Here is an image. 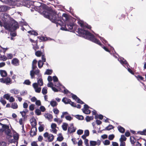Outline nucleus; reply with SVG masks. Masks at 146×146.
<instances>
[{
  "mask_svg": "<svg viewBox=\"0 0 146 146\" xmlns=\"http://www.w3.org/2000/svg\"><path fill=\"white\" fill-rule=\"evenodd\" d=\"M37 3L40 4L38 6H37L36 10L41 13L45 18L48 19L56 25L57 27L65 25V28L62 27L61 29L62 30H66L71 31L73 29V28L76 27L77 26L75 25L72 21L68 19V15L66 14L62 15V19L64 22L61 20V18L60 17L56 12L52 10L46 11L48 7L45 4H41L40 3L35 2V4Z\"/></svg>",
  "mask_w": 146,
  "mask_h": 146,
  "instance_id": "1",
  "label": "nucleus"
},
{
  "mask_svg": "<svg viewBox=\"0 0 146 146\" xmlns=\"http://www.w3.org/2000/svg\"><path fill=\"white\" fill-rule=\"evenodd\" d=\"M78 23L82 27L81 29L78 28V34L80 36L99 44L106 51L110 52L109 50L106 47L102 45L100 41L95 38L94 35L86 30V28L90 29L91 27L90 26L81 20L78 21Z\"/></svg>",
  "mask_w": 146,
  "mask_h": 146,
  "instance_id": "2",
  "label": "nucleus"
},
{
  "mask_svg": "<svg viewBox=\"0 0 146 146\" xmlns=\"http://www.w3.org/2000/svg\"><path fill=\"white\" fill-rule=\"evenodd\" d=\"M37 63V60H34L32 63V69L30 72V75L31 76V79H33L35 78V75H36L38 77L37 83L38 85L40 86H42L43 84L42 80L41 78V75L40 73V70L38 69L35 70L36 68H37L36 64Z\"/></svg>",
  "mask_w": 146,
  "mask_h": 146,
  "instance_id": "3",
  "label": "nucleus"
},
{
  "mask_svg": "<svg viewBox=\"0 0 146 146\" xmlns=\"http://www.w3.org/2000/svg\"><path fill=\"white\" fill-rule=\"evenodd\" d=\"M3 27L5 29L9 31H13L19 28L17 22L13 21L10 23H5L3 24Z\"/></svg>",
  "mask_w": 146,
  "mask_h": 146,
  "instance_id": "4",
  "label": "nucleus"
},
{
  "mask_svg": "<svg viewBox=\"0 0 146 146\" xmlns=\"http://www.w3.org/2000/svg\"><path fill=\"white\" fill-rule=\"evenodd\" d=\"M3 3L10 6H15L17 5L19 0H0Z\"/></svg>",
  "mask_w": 146,
  "mask_h": 146,
  "instance_id": "5",
  "label": "nucleus"
},
{
  "mask_svg": "<svg viewBox=\"0 0 146 146\" xmlns=\"http://www.w3.org/2000/svg\"><path fill=\"white\" fill-rule=\"evenodd\" d=\"M0 81L1 82L7 85H9L12 83L11 79L8 77L4 78H0Z\"/></svg>",
  "mask_w": 146,
  "mask_h": 146,
  "instance_id": "6",
  "label": "nucleus"
},
{
  "mask_svg": "<svg viewBox=\"0 0 146 146\" xmlns=\"http://www.w3.org/2000/svg\"><path fill=\"white\" fill-rule=\"evenodd\" d=\"M33 86L35 89L36 92L39 93L40 92L41 88L38 87V84L36 83H34L33 84Z\"/></svg>",
  "mask_w": 146,
  "mask_h": 146,
  "instance_id": "7",
  "label": "nucleus"
},
{
  "mask_svg": "<svg viewBox=\"0 0 146 146\" xmlns=\"http://www.w3.org/2000/svg\"><path fill=\"white\" fill-rule=\"evenodd\" d=\"M71 94L72 95V98L73 99L76 101V102L78 103H80L81 104H84V103L76 95L72 93Z\"/></svg>",
  "mask_w": 146,
  "mask_h": 146,
  "instance_id": "8",
  "label": "nucleus"
},
{
  "mask_svg": "<svg viewBox=\"0 0 146 146\" xmlns=\"http://www.w3.org/2000/svg\"><path fill=\"white\" fill-rule=\"evenodd\" d=\"M101 141L98 140L97 141H90V146H94L97 145L99 146L100 145Z\"/></svg>",
  "mask_w": 146,
  "mask_h": 146,
  "instance_id": "9",
  "label": "nucleus"
},
{
  "mask_svg": "<svg viewBox=\"0 0 146 146\" xmlns=\"http://www.w3.org/2000/svg\"><path fill=\"white\" fill-rule=\"evenodd\" d=\"M118 60L120 62V63L123 66L126 65V66L128 67V64H127V61L124 58H118Z\"/></svg>",
  "mask_w": 146,
  "mask_h": 146,
  "instance_id": "10",
  "label": "nucleus"
},
{
  "mask_svg": "<svg viewBox=\"0 0 146 146\" xmlns=\"http://www.w3.org/2000/svg\"><path fill=\"white\" fill-rule=\"evenodd\" d=\"M37 131L36 127H32L30 131V134L32 136H33L36 134Z\"/></svg>",
  "mask_w": 146,
  "mask_h": 146,
  "instance_id": "11",
  "label": "nucleus"
},
{
  "mask_svg": "<svg viewBox=\"0 0 146 146\" xmlns=\"http://www.w3.org/2000/svg\"><path fill=\"white\" fill-rule=\"evenodd\" d=\"M19 61L16 58H13L11 61V64L15 66H18L19 65Z\"/></svg>",
  "mask_w": 146,
  "mask_h": 146,
  "instance_id": "12",
  "label": "nucleus"
},
{
  "mask_svg": "<svg viewBox=\"0 0 146 146\" xmlns=\"http://www.w3.org/2000/svg\"><path fill=\"white\" fill-rule=\"evenodd\" d=\"M3 128L6 134L7 135H9L11 132V130L9 129V126L7 125H5Z\"/></svg>",
  "mask_w": 146,
  "mask_h": 146,
  "instance_id": "13",
  "label": "nucleus"
},
{
  "mask_svg": "<svg viewBox=\"0 0 146 146\" xmlns=\"http://www.w3.org/2000/svg\"><path fill=\"white\" fill-rule=\"evenodd\" d=\"M8 10V7L5 6H0V12H3L6 11Z\"/></svg>",
  "mask_w": 146,
  "mask_h": 146,
  "instance_id": "14",
  "label": "nucleus"
},
{
  "mask_svg": "<svg viewBox=\"0 0 146 146\" xmlns=\"http://www.w3.org/2000/svg\"><path fill=\"white\" fill-rule=\"evenodd\" d=\"M76 130V129L75 128L72 126H70L68 128V133H73L75 132Z\"/></svg>",
  "mask_w": 146,
  "mask_h": 146,
  "instance_id": "15",
  "label": "nucleus"
},
{
  "mask_svg": "<svg viewBox=\"0 0 146 146\" xmlns=\"http://www.w3.org/2000/svg\"><path fill=\"white\" fill-rule=\"evenodd\" d=\"M0 73L2 77H6L7 76V73L4 70H0Z\"/></svg>",
  "mask_w": 146,
  "mask_h": 146,
  "instance_id": "16",
  "label": "nucleus"
},
{
  "mask_svg": "<svg viewBox=\"0 0 146 146\" xmlns=\"http://www.w3.org/2000/svg\"><path fill=\"white\" fill-rule=\"evenodd\" d=\"M62 101L66 104H69L70 102H71L70 99H68L66 98H64L62 100Z\"/></svg>",
  "mask_w": 146,
  "mask_h": 146,
  "instance_id": "17",
  "label": "nucleus"
},
{
  "mask_svg": "<svg viewBox=\"0 0 146 146\" xmlns=\"http://www.w3.org/2000/svg\"><path fill=\"white\" fill-rule=\"evenodd\" d=\"M44 116L46 118L49 120L51 119L52 118V115L49 113L45 114Z\"/></svg>",
  "mask_w": 146,
  "mask_h": 146,
  "instance_id": "18",
  "label": "nucleus"
},
{
  "mask_svg": "<svg viewBox=\"0 0 146 146\" xmlns=\"http://www.w3.org/2000/svg\"><path fill=\"white\" fill-rule=\"evenodd\" d=\"M54 136L52 134H49V135L48 137V139L49 142L52 141L54 139Z\"/></svg>",
  "mask_w": 146,
  "mask_h": 146,
  "instance_id": "19",
  "label": "nucleus"
},
{
  "mask_svg": "<svg viewBox=\"0 0 146 146\" xmlns=\"http://www.w3.org/2000/svg\"><path fill=\"white\" fill-rule=\"evenodd\" d=\"M10 92L14 94H17L19 93V91L15 89H11L10 90Z\"/></svg>",
  "mask_w": 146,
  "mask_h": 146,
  "instance_id": "20",
  "label": "nucleus"
},
{
  "mask_svg": "<svg viewBox=\"0 0 146 146\" xmlns=\"http://www.w3.org/2000/svg\"><path fill=\"white\" fill-rule=\"evenodd\" d=\"M117 128L119 131L121 133H124L125 129L123 127L119 126L117 127Z\"/></svg>",
  "mask_w": 146,
  "mask_h": 146,
  "instance_id": "21",
  "label": "nucleus"
},
{
  "mask_svg": "<svg viewBox=\"0 0 146 146\" xmlns=\"http://www.w3.org/2000/svg\"><path fill=\"white\" fill-rule=\"evenodd\" d=\"M68 124L66 123H63V125H62V127L63 129L66 131L67 129Z\"/></svg>",
  "mask_w": 146,
  "mask_h": 146,
  "instance_id": "22",
  "label": "nucleus"
},
{
  "mask_svg": "<svg viewBox=\"0 0 146 146\" xmlns=\"http://www.w3.org/2000/svg\"><path fill=\"white\" fill-rule=\"evenodd\" d=\"M93 118L94 117L93 115L91 116H87L86 118V119L87 122H88L90 121V120H93Z\"/></svg>",
  "mask_w": 146,
  "mask_h": 146,
  "instance_id": "23",
  "label": "nucleus"
},
{
  "mask_svg": "<svg viewBox=\"0 0 146 146\" xmlns=\"http://www.w3.org/2000/svg\"><path fill=\"white\" fill-rule=\"evenodd\" d=\"M50 104L51 106L54 107L56 106L58 104L56 101L52 100L50 101Z\"/></svg>",
  "mask_w": 146,
  "mask_h": 146,
  "instance_id": "24",
  "label": "nucleus"
},
{
  "mask_svg": "<svg viewBox=\"0 0 146 146\" xmlns=\"http://www.w3.org/2000/svg\"><path fill=\"white\" fill-rule=\"evenodd\" d=\"M82 110L83 112L84 113L86 114H89L90 112L91 111L90 110L88 109H82Z\"/></svg>",
  "mask_w": 146,
  "mask_h": 146,
  "instance_id": "25",
  "label": "nucleus"
},
{
  "mask_svg": "<svg viewBox=\"0 0 146 146\" xmlns=\"http://www.w3.org/2000/svg\"><path fill=\"white\" fill-rule=\"evenodd\" d=\"M37 57H40L41 55H43L42 54V52L39 50L36 51L35 53Z\"/></svg>",
  "mask_w": 146,
  "mask_h": 146,
  "instance_id": "26",
  "label": "nucleus"
},
{
  "mask_svg": "<svg viewBox=\"0 0 146 146\" xmlns=\"http://www.w3.org/2000/svg\"><path fill=\"white\" fill-rule=\"evenodd\" d=\"M52 72V70L47 69L44 73V74L50 75Z\"/></svg>",
  "mask_w": 146,
  "mask_h": 146,
  "instance_id": "27",
  "label": "nucleus"
},
{
  "mask_svg": "<svg viewBox=\"0 0 146 146\" xmlns=\"http://www.w3.org/2000/svg\"><path fill=\"white\" fill-rule=\"evenodd\" d=\"M31 124L32 127H36V121L35 120H33L31 122Z\"/></svg>",
  "mask_w": 146,
  "mask_h": 146,
  "instance_id": "28",
  "label": "nucleus"
},
{
  "mask_svg": "<svg viewBox=\"0 0 146 146\" xmlns=\"http://www.w3.org/2000/svg\"><path fill=\"white\" fill-rule=\"evenodd\" d=\"M11 107L14 109H17L18 108V105L16 103H13L12 104Z\"/></svg>",
  "mask_w": 146,
  "mask_h": 146,
  "instance_id": "29",
  "label": "nucleus"
},
{
  "mask_svg": "<svg viewBox=\"0 0 146 146\" xmlns=\"http://www.w3.org/2000/svg\"><path fill=\"white\" fill-rule=\"evenodd\" d=\"M47 87H45L43 88L42 90V93L44 94L45 95L46 94L47 92Z\"/></svg>",
  "mask_w": 146,
  "mask_h": 146,
  "instance_id": "30",
  "label": "nucleus"
},
{
  "mask_svg": "<svg viewBox=\"0 0 146 146\" xmlns=\"http://www.w3.org/2000/svg\"><path fill=\"white\" fill-rule=\"evenodd\" d=\"M69 114L67 112H63L62 113V114L61 116V118H62L64 117H65V116H68L69 115Z\"/></svg>",
  "mask_w": 146,
  "mask_h": 146,
  "instance_id": "31",
  "label": "nucleus"
},
{
  "mask_svg": "<svg viewBox=\"0 0 146 146\" xmlns=\"http://www.w3.org/2000/svg\"><path fill=\"white\" fill-rule=\"evenodd\" d=\"M75 117L79 120H82L84 119V117L82 115H76L75 116Z\"/></svg>",
  "mask_w": 146,
  "mask_h": 146,
  "instance_id": "32",
  "label": "nucleus"
},
{
  "mask_svg": "<svg viewBox=\"0 0 146 146\" xmlns=\"http://www.w3.org/2000/svg\"><path fill=\"white\" fill-rule=\"evenodd\" d=\"M113 128V127L111 125H109L107 127H106L105 130H110Z\"/></svg>",
  "mask_w": 146,
  "mask_h": 146,
  "instance_id": "33",
  "label": "nucleus"
},
{
  "mask_svg": "<svg viewBox=\"0 0 146 146\" xmlns=\"http://www.w3.org/2000/svg\"><path fill=\"white\" fill-rule=\"evenodd\" d=\"M103 116L101 114L98 115L97 114L95 116V118L96 119L97 118H99L100 119H102L103 118Z\"/></svg>",
  "mask_w": 146,
  "mask_h": 146,
  "instance_id": "34",
  "label": "nucleus"
},
{
  "mask_svg": "<svg viewBox=\"0 0 146 146\" xmlns=\"http://www.w3.org/2000/svg\"><path fill=\"white\" fill-rule=\"evenodd\" d=\"M28 33L31 34V35H34L35 36L37 35H38V33L34 31H28Z\"/></svg>",
  "mask_w": 146,
  "mask_h": 146,
  "instance_id": "35",
  "label": "nucleus"
},
{
  "mask_svg": "<svg viewBox=\"0 0 146 146\" xmlns=\"http://www.w3.org/2000/svg\"><path fill=\"white\" fill-rule=\"evenodd\" d=\"M126 140V138L123 135H122L121 136V137L119 139V141H125Z\"/></svg>",
  "mask_w": 146,
  "mask_h": 146,
  "instance_id": "36",
  "label": "nucleus"
},
{
  "mask_svg": "<svg viewBox=\"0 0 146 146\" xmlns=\"http://www.w3.org/2000/svg\"><path fill=\"white\" fill-rule=\"evenodd\" d=\"M54 121L57 122L59 124L61 123L62 121V120H61L59 118H55L54 119Z\"/></svg>",
  "mask_w": 146,
  "mask_h": 146,
  "instance_id": "37",
  "label": "nucleus"
},
{
  "mask_svg": "<svg viewBox=\"0 0 146 146\" xmlns=\"http://www.w3.org/2000/svg\"><path fill=\"white\" fill-rule=\"evenodd\" d=\"M65 118L66 120L69 121H71L72 119V118L69 115H68V116H65Z\"/></svg>",
  "mask_w": 146,
  "mask_h": 146,
  "instance_id": "38",
  "label": "nucleus"
},
{
  "mask_svg": "<svg viewBox=\"0 0 146 146\" xmlns=\"http://www.w3.org/2000/svg\"><path fill=\"white\" fill-rule=\"evenodd\" d=\"M146 129H145L142 131L138 132V133L141 135H146Z\"/></svg>",
  "mask_w": 146,
  "mask_h": 146,
  "instance_id": "39",
  "label": "nucleus"
},
{
  "mask_svg": "<svg viewBox=\"0 0 146 146\" xmlns=\"http://www.w3.org/2000/svg\"><path fill=\"white\" fill-rule=\"evenodd\" d=\"M23 84L27 85H30L31 84V82L29 80H27L25 81Z\"/></svg>",
  "mask_w": 146,
  "mask_h": 146,
  "instance_id": "40",
  "label": "nucleus"
},
{
  "mask_svg": "<svg viewBox=\"0 0 146 146\" xmlns=\"http://www.w3.org/2000/svg\"><path fill=\"white\" fill-rule=\"evenodd\" d=\"M10 95L9 94H6L4 95L3 97L7 100H9Z\"/></svg>",
  "mask_w": 146,
  "mask_h": 146,
  "instance_id": "41",
  "label": "nucleus"
},
{
  "mask_svg": "<svg viewBox=\"0 0 146 146\" xmlns=\"http://www.w3.org/2000/svg\"><path fill=\"white\" fill-rule=\"evenodd\" d=\"M1 16L3 18L4 20L7 19V17H8V15L6 13L2 14Z\"/></svg>",
  "mask_w": 146,
  "mask_h": 146,
  "instance_id": "42",
  "label": "nucleus"
},
{
  "mask_svg": "<svg viewBox=\"0 0 146 146\" xmlns=\"http://www.w3.org/2000/svg\"><path fill=\"white\" fill-rule=\"evenodd\" d=\"M0 102L3 105H5L6 103V101L4 100L2 97L0 98Z\"/></svg>",
  "mask_w": 146,
  "mask_h": 146,
  "instance_id": "43",
  "label": "nucleus"
},
{
  "mask_svg": "<svg viewBox=\"0 0 146 146\" xmlns=\"http://www.w3.org/2000/svg\"><path fill=\"white\" fill-rule=\"evenodd\" d=\"M53 111L54 113L56 114H58L59 112V110L57 108L53 109Z\"/></svg>",
  "mask_w": 146,
  "mask_h": 146,
  "instance_id": "44",
  "label": "nucleus"
},
{
  "mask_svg": "<svg viewBox=\"0 0 146 146\" xmlns=\"http://www.w3.org/2000/svg\"><path fill=\"white\" fill-rule=\"evenodd\" d=\"M42 63V61L41 60H40L38 62V66L39 68H41L42 66V64H41Z\"/></svg>",
  "mask_w": 146,
  "mask_h": 146,
  "instance_id": "45",
  "label": "nucleus"
},
{
  "mask_svg": "<svg viewBox=\"0 0 146 146\" xmlns=\"http://www.w3.org/2000/svg\"><path fill=\"white\" fill-rule=\"evenodd\" d=\"M7 58L8 59H11L13 57V55L12 54L9 53L7 54Z\"/></svg>",
  "mask_w": 146,
  "mask_h": 146,
  "instance_id": "46",
  "label": "nucleus"
},
{
  "mask_svg": "<svg viewBox=\"0 0 146 146\" xmlns=\"http://www.w3.org/2000/svg\"><path fill=\"white\" fill-rule=\"evenodd\" d=\"M130 141L131 142L132 144H134L135 141H134V139H135V138L133 137H130Z\"/></svg>",
  "mask_w": 146,
  "mask_h": 146,
  "instance_id": "47",
  "label": "nucleus"
},
{
  "mask_svg": "<svg viewBox=\"0 0 146 146\" xmlns=\"http://www.w3.org/2000/svg\"><path fill=\"white\" fill-rule=\"evenodd\" d=\"M35 113L37 115H39L41 114V111L39 109H36L35 111Z\"/></svg>",
  "mask_w": 146,
  "mask_h": 146,
  "instance_id": "48",
  "label": "nucleus"
},
{
  "mask_svg": "<svg viewBox=\"0 0 146 146\" xmlns=\"http://www.w3.org/2000/svg\"><path fill=\"white\" fill-rule=\"evenodd\" d=\"M0 58H1V59H0V60L3 61H5L7 59V58L6 56L5 55L1 56V57H0Z\"/></svg>",
  "mask_w": 146,
  "mask_h": 146,
  "instance_id": "49",
  "label": "nucleus"
},
{
  "mask_svg": "<svg viewBox=\"0 0 146 146\" xmlns=\"http://www.w3.org/2000/svg\"><path fill=\"white\" fill-rule=\"evenodd\" d=\"M42 63H41V64H42V66L43 65L44 63V62H45L46 61V59L45 57L44 56V55H42Z\"/></svg>",
  "mask_w": 146,
  "mask_h": 146,
  "instance_id": "50",
  "label": "nucleus"
},
{
  "mask_svg": "<svg viewBox=\"0 0 146 146\" xmlns=\"http://www.w3.org/2000/svg\"><path fill=\"white\" fill-rule=\"evenodd\" d=\"M136 77L138 80H143V78L140 75H138L136 76Z\"/></svg>",
  "mask_w": 146,
  "mask_h": 146,
  "instance_id": "51",
  "label": "nucleus"
},
{
  "mask_svg": "<svg viewBox=\"0 0 146 146\" xmlns=\"http://www.w3.org/2000/svg\"><path fill=\"white\" fill-rule=\"evenodd\" d=\"M29 109L31 111H33L34 109V105L33 104H31L29 106Z\"/></svg>",
  "mask_w": 146,
  "mask_h": 146,
  "instance_id": "52",
  "label": "nucleus"
},
{
  "mask_svg": "<svg viewBox=\"0 0 146 146\" xmlns=\"http://www.w3.org/2000/svg\"><path fill=\"white\" fill-rule=\"evenodd\" d=\"M114 137V135L113 134L110 135L108 136V139L110 140H112Z\"/></svg>",
  "mask_w": 146,
  "mask_h": 146,
  "instance_id": "53",
  "label": "nucleus"
},
{
  "mask_svg": "<svg viewBox=\"0 0 146 146\" xmlns=\"http://www.w3.org/2000/svg\"><path fill=\"white\" fill-rule=\"evenodd\" d=\"M7 143L5 142L2 141L0 143V146H6Z\"/></svg>",
  "mask_w": 146,
  "mask_h": 146,
  "instance_id": "54",
  "label": "nucleus"
},
{
  "mask_svg": "<svg viewBox=\"0 0 146 146\" xmlns=\"http://www.w3.org/2000/svg\"><path fill=\"white\" fill-rule=\"evenodd\" d=\"M83 132V131L82 129H79L77 131V133L79 135L82 134Z\"/></svg>",
  "mask_w": 146,
  "mask_h": 146,
  "instance_id": "55",
  "label": "nucleus"
},
{
  "mask_svg": "<svg viewBox=\"0 0 146 146\" xmlns=\"http://www.w3.org/2000/svg\"><path fill=\"white\" fill-rule=\"evenodd\" d=\"M100 40L102 41V42H103L105 44L107 42V41L103 37H99Z\"/></svg>",
  "mask_w": 146,
  "mask_h": 146,
  "instance_id": "56",
  "label": "nucleus"
},
{
  "mask_svg": "<svg viewBox=\"0 0 146 146\" xmlns=\"http://www.w3.org/2000/svg\"><path fill=\"white\" fill-rule=\"evenodd\" d=\"M86 136H88L89 135V132L88 130H86L84 131V134Z\"/></svg>",
  "mask_w": 146,
  "mask_h": 146,
  "instance_id": "57",
  "label": "nucleus"
},
{
  "mask_svg": "<svg viewBox=\"0 0 146 146\" xmlns=\"http://www.w3.org/2000/svg\"><path fill=\"white\" fill-rule=\"evenodd\" d=\"M9 101L10 102H13L15 101V99L12 96L10 97V98H9Z\"/></svg>",
  "mask_w": 146,
  "mask_h": 146,
  "instance_id": "58",
  "label": "nucleus"
},
{
  "mask_svg": "<svg viewBox=\"0 0 146 146\" xmlns=\"http://www.w3.org/2000/svg\"><path fill=\"white\" fill-rule=\"evenodd\" d=\"M47 85L48 87L52 88L53 86V84L52 82H50Z\"/></svg>",
  "mask_w": 146,
  "mask_h": 146,
  "instance_id": "59",
  "label": "nucleus"
},
{
  "mask_svg": "<svg viewBox=\"0 0 146 146\" xmlns=\"http://www.w3.org/2000/svg\"><path fill=\"white\" fill-rule=\"evenodd\" d=\"M104 144L105 145H109L110 144V141L108 140H106L104 141Z\"/></svg>",
  "mask_w": 146,
  "mask_h": 146,
  "instance_id": "60",
  "label": "nucleus"
},
{
  "mask_svg": "<svg viewBox=\"0 0 146 146\" xmlns=\"http://www.w3.org/2000/svg\"><path fill=\"white\" fill-rule=\"evenodd\" d=\"M40 110L42 112H44L45 110V108L43 106H41L40 108Z\"/></svg>",
  "mask_w": 146,
  "mask_h": 146,
  "instance_id": "61",
  "label": "nucleus"
},
{
  "mask_svg": "<svg viewBox=\"0 0 146 146\" xmlns=\"http://www.w3.org/2000/svg\"><path fill=\"white\" fill-rule=\"evenodd\" d=\"M64 90H63V92L65 94H67L69 92V91L66 89L65 88L64 86L62 87Z\"/></svg>",
  "mask_w": 146,
  "mask_h": 146,
  "instance_id": "62",
  "label": "nucleus"
},
{
  "mask_svg": "<svg viewBox=\"0 0 146 146\" xmlns=\"http://www.w3.org/2000/svg\"><path fill=\"white\" fill-rule=\"evenodd\" d=\"M51 126L52 129L55 128L56 127V125L55 123H52Z\"/></svg>",
  "mask_w": 146,
  "mask_h": 146,
  "instance_id": "63",
  "label": "nucleus"
},
{
  "mask_svg": "<svg viewBox=\"0 0 146 146\" xmlns=\"http://www.w3.org/2000/svg\"><path fill=\"white\" fill-rule=\"evenodd\" d=\"M120 146H125V142L123 141H120Z\"/></svg>",
  "mask_w": 146,
  "mask_h": 146,
  "instance_id": "64",
  "label": "nucleus"
}]
</instances>
